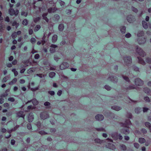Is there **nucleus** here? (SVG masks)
Here are the masks:
<instances>
[{"label": "nucleus", "mask_w": 151, "mask_h": 151, "mask_svg": "<svg viewBox=\"0 0 151 151\" xmlns=\"http://www.w3.org/2000/svg\"><path fill=\"white\" fill-rule=\"evenodd\" d=\"M119 148L122 150L125 151L127 150V147L126 146L123 144H120L119 145Z\"/></svg>", "instance_id": "16"}, {"label": "nucleus", "mask_w": 151, "mask_h": 151, "mask_svg": "<svg viewBox=\"0 0 151 151\" xmlns=\"http://www.w3.org/2000/svg\"><path fill=\"white\" fill-rule=\"evenodd\" d=\"M119 140H121L123 139V137L120 134H118V139Z\"/></svg>", "instance_id": "62"}, {"label": "nucleus", "mask_w": 151, "mask_h": 151, "mask_svg": "<svg viewBox=\"0 0 151 151\" xmlns=\"http://www.w3.org/2000/svg\"><path fill=\"white\" fill-rule=\"evenodd\" d=\"M137 41L138 44L141 45L144 44L146 42V40L145 37L139 38Z\"/></svg>", "instance_id": "8"}, {"label": "nucleus", "mask_w": 151, "mask_h": 151, "mask_svg": "<svg viewBox=\"0 0 151 151\" xmlns=\"http://www.w3.org/2000/svg\"><path fill=\"white\" fill-rule=\"evenodd\" d=\"M4 25L2 23V22H0V32H1L3 29Z\"/></svg>", "instance_id": "47"}, {"label": "nucleus", "mask_w": 151, "mask_h": 151, "mask_svg": "<svg viewBox=\"0 0 151 151\" xmlns=\"http://www.w3.org/2000/svg\"><path fill=\"white\" fill-rule=\"evenodd\" d=\"M27 129L29 130H32V128L31 125L30 124H28L27 125Z\"/></svg>", "instance_id": "52"}, {"label": "nucleus", "mask_w": 151, "mask_h": 151, "mask_svg": "<svg viewBox=\"0 0 151 151\" xmlns=\"http://www.w3.org/2000/svg\"><path fill=\"white\" fill-rule=\"evenodd\" d=\"M96 129V131L99 132H106V130L105 129L102 127H101L99 128H94V129Z\"/></svg>", "instance_id": "31"}, {"label": "nucleus", "mask_w": 151, "mask_h": 151, "mask_svg": "<svg viewBox=\"0 0 151 151\" xmlns=\"http://www.w3.org/2000/svg\"><path fill=\"white\" fill-rule=\"evenodd\" d=\"M141 132L143 134H146L147 132L146 130L144 128L142 129L141 130Z\"/></svg>", "instance_id": "64"}, {"label": "nucleus", "mask_w": 151, "mask_h": 151, "mask_svg": "<svg viewBox=\"0 0 151 151\" xmlns=\"http://www.w3.org/2000/svg\"><path fill=\"white\" fill-rule=\"evenodd\" d=\"M132 10L135 13H137L138 12V9L133 6H132L131 7Z\"/></svg>", "instance_id": "44"}, {"label": "nucleus", "mask_w": 151, "mask_h": 151, "mask_svg": "<svg viewBox=\"0 0 151 151\" xmlns=\"http://www.w3.org/2000/svg\"><path fill=\"white\" fill-rule=\"evenodd\" d=\"M34 119V116L33 113H30L29 114L28 117V121L29 122H32Z\"/></svg>", "instance_id": "13"}, {"label": "nucleus", "mask_w": 151, "mask_h": 151, "mask_svg": "<svg viewBox=\"0 0 151 151\" xmlns=\"http://www.w3.org/2000/svg\"><path fill=\"white\" fill-rule=\"evenodd\" d=\"M69 67V64L66 62H63L60 65V68L63 70L66 69Z\"/></svg>", "instance_id": "6"}, {"label": "nucleus", "mask_w": 151, "mask_h": 151, "mask_svg": "<svg viewBox=\"0 0 151 151\" xmlns=\"http://www.w3.org/2000/svg\"><path fill=\"white\" fill-rule=\"evenodd\" d=\"M125 64L127 66H129L132 62V59L130 56H125L124 58Z\"/></svg>", "instance_id": "3"}, {"label": "nucleus", "mask_w": 151, "mask_h": 151, "mask_svg": "<svg viewBox=\"0 0 151 151\" xmlns=\"http://www.w3.org/2000/svg\"><path fill=\"white\" fill-rule=\"evenodd\" d=\"M17 32H13L12 35V37L13 39L17 37Z\"/></svg>", "instance_id": "42"}, {"label": "nucleus", "mask_w": 151, "mask_h": 151, "mask_svg": "<svg viewBox=\"0 0 151 151\" xmlns=\"http://www.w3.org/2000/svg\"><path fill=\"white\" fill-rule=\"evenodd\" d=\"M47 13H44L42 14V17L43 19L45 20L46 22H48V19L47 17Z\"/></svg>", "instance_id": "23"}, {"label": "nucleus", "mask_w": 151, "mask_h": 151, "mask_svg": "<svg viewBox=\"0 0 151 151\" xmlns=\"http://www.w3.org/2000/svg\"><path fill=\"white\" fill-rule=\"evenodd\" d=\"M12 25L13 26H15L16 28H17L19 26L18 23H17L16 21H14L13 22Z\"/></svg>", "instance_id": "37"}, {"label": "nucleus", "mask_w": 151, "mask_h": 151, "mask_svg": "<svg viewBox=\"0 0 151 151\" xmlns=\"http://www.w3.org/2000/svg\"><path fill=\"white\" fill-rule=\"evenodd\" d=\"M19 127V126L18 125H16L15 127L13 128L12 129V130L13 131H16L18 128Z\"/></svg>", "instance_id": "63"}, {"label": "nucleus", "mask_w": 151, "mask_h": 151, "mask_svg": "<svg viewBox=\"0 0 151 151\" xmlns=\"http://www.w3.org/2000/svg\"><path fill=\"white\" fill-rule=\"evenodd\" d=\"M8 100L12 102L15 101L13 97H9L8 99Z\"/></svg>", "instance_id": "56"}, {"label": "nucleus", "mask_w": 151, "mask_h": 151, "mask_svg": "<svg viewBox=\"0 0 151 151\" xmlns=\"http://www.w3.org/2000/svg\"><path fill=\"white\" fill-rule=\"evenodd\" d=\"M144 91L146 93L148 94L150 92V90L148 88H145L144 89Z\"/></svg>", "instance_id": "46"}, {"label": "nucleus", "mask_w": 151, "mask_h": 151, "mask_svg": "<svg viewBox=\"0 0 151 151\" xmlns=\"http://www.w3.org/2000/svg\"><path fill=\"white\" fill-rule=\"evenodd\" d=\"M60 18V17L59 16L58 14H55L54 16V19L56 21H58Z\"/></svg>", "instance_id": "33"}, {"label": "nucleus", "mask_w": 151, "mask_h": 151, "mask_svg": "<svg viewBox=\"0 0 151 151\" xmlns=\"http://www.w3.org/2000/svg\"><path fill=\"white\" fill-rule=\"evenodd\" d=\"M127 116L129 118L131 119L132 117V116L131 113H127Z\"/></svg>", "instance_id": "54"}, {"label": "nucleus", "mask_w": 151, "mask_h": 151, "mask_svg": "<svg viewBox=\"0 0 151 151\" xmlns=\"http://www.w3.org/2000/svg\"><path fill=\"white\" fill-rule=\"evenodd\" d=\"M135 83L138 86H141L143 84V81L139 78H137L135 80Z\"/></svg>", "instance_id": "7"}, {"label": "nucleus", "mask_w": 151, "mask_h": 151, "mask_svg": "<svg viewBox=\"0 0 151 151\" xmlns=\"http://www.w3.org/2000/svg\"><path fill=\"white\" fill-rule=\"evenodd\" d=\"M57 47V46L55 45L52 44L50 46V51L51 53H53L55 51V48Z\"/></svg>", "instance_id": "11"}, {"label": "nucleus", "mask_w": 151, "mask_h": 151, "mask_svg": "<svg viewBox=\"0 0 151 151\" xmlns=\"http://www.w3.org/2000/svg\"><path fill=\"white\" fill-rule=\"evenodd\" d=\"M104 116L101 114H98L95 116L96 119L98 121H101L104 119Z\"/></svg>", "instance_id": "14"}, {"label": "nucleus", "mask_w": 151, "mask_h": 151, "mask_svg": "<svg viewBox=\"0 0 151 151\" xmlns=\"http://www.w3.org/2000/svg\"><path fill=\"white\" fill-rule=\"evenodd\" d=\"M36 125L38 128V129H39L41 126V123L39 121L37 122L36 124Z\"/></svg>", "instance_id": "49"}, {"label": "nucleus", "mask_w": 151, "mask_h": 151, "mask_svg": "<svg viewBox=\"0 0 151 151\" xmlns=\"http://www.w3.org/2000/svg\"><path fill=\"white\" fill-rule=\"evenodd\" d=\"M127 19L128 22L131 23L134 21L135 20V18L134 16L130 15L127 17Z\"/></svg>", "instance_id": "9"}, {"label": "nucleus", "mask_w": 151, "mask_h": 151, "mask_svg": "<svg viewBox=\"0 0 151 151\" xmlns=\"http://www.w3.org/2000/svg\"><path fill=\"white\" fill-rule=\"evenodd\" d=\"M41 19V18L40 17H37L35 18H34L33 19V20L34 22L35 23H37V22L39 21Z\"/></svg>", "instance_id": "40"}, {"label": "nucleus", "mask_w": 151, "mask_h": 151, "mask_svg": "<svg viewBox=\"0 0 151 151\" xmlns=\"http://www.w3.org/2000/svg\"><path fill=\"white\" fill-rule=\"evenodd\" d=\"M118 134L117 132H114L112 133L111 134L112 137L115 140L118 139Z\"/></svg>", "instance_id": "18"}, {"label": "nucleus", "mask_w": 151, "mask_h": 151, "mask_svg": "<svg viewBox=\"0 0 151 151\" xmlns=\"http://www.w3.org/2000/svg\"><path fill=\"white\" fill-rule=\"evenodd\" d=\"M145 126L150 129L151 128V124L148 122H146L145 123Z\"/></svg>", "instance_id": "34"}, {"label": "nucleus", "mask_w": 151, "mask_h": 151, "mask_svg": "<svg viewBox=\"0 0 151 151\" xmlns=\"http://www.w3.org/2000/svg\"><path fill=\"white\" fill-rule=\"evenodd\" d=\"M36 76L39 77L40 78H42L45 77L46 75H45L43 74H37L36 75Z\"/></svg>", "instance_id": "41"}, {"label": "nucleus", "mask_w": 151, "mask_h": 151, "mask_svg": "<svg viewBox=\"0 0 151 151\" xmlns=\"http://www.w3.org/2000/svg\"><path fill=\"white\" fill-rule=\"evenodd\" d=\"M17 116L19 117H22L23 119H24L25 115L24 114V112L23 111H19L17 113Z\"/></svg>", "instance_id": "15"}, {"label": "nucleus", "mask_w": 151, "mask_h": 151, "mask_svg": "<svg viewBox=\"0 0 151 151\" xmlns=\"http://www.w3.org/2000/svg\"><path fill=\"white\" fill-rule=\"evenodd\" d=\"M58 2L62 6H64L65 4V2L61 0H59Z\"/></svg>", "instance_id": "48"}, {"label": "nucleus", "mask_w": 151, "mask_h": 151, "mask_svg": "<svg viewBox=\"0 0 151 151\" xmlns=\"http://www.w3.org/2000/svg\"><path fill=\"white\" fill-rule=\"evenodd\" d=\"M64 26L63 24H60L58 26V29L60 31H62L64 29Z\"/></svg>", "instance_id": "21"}, {"label": "nucleus", "mask_w": 151, "mask_h": 151, "mask_svg": "<svg viewBox=\"0 0 151 151\" xmlns=\"http://www.w3.org/2000/svg\"><path fill=\"white\" fill-rule=\"evenodd\" d=\"M145 139L143 138H140L139 139V142L141 144L145 143Z\"/></svg>", "instance_id": "32"}, {"label": "nucleus", "mask_w": 151, "mask_h": 151, "mask_svg": "<svg viewBox=\"0 0 151 151\" xmlns=\"http://www.w3.org/2000/svg\"><path fill=\"white\" fill-rule=\"evenodd\" d=\"M21 15L22 16L27 17L28 15V13L27 12H26L24 11H22L21 13Z\"/></svg>", "instance_id": "51"}, {"label": "nucleus", "mask_w": 151, "mask_h": 151, "mask_svg": "<svg viewBox=\"0 0 151 151\" xmlns=\"http://www.w3.org/2000/svg\"><path fill=\"white\" fill-rule=\"evenodd\" d=\"M136 52L139 55L142 57H144L146 55V53L140 47L138 46H137L136 47Z\"/></svg>", "instance_id": "2"}, {"label": "nucleus", "mask_w": 151, "mask_h": 151, "mask_svg": "<svg viewBox=\"0 0 151 151\" xmlns=\"http://www.w3.org/2000/svg\"><path fill=\"white\" fill-rule=\"evenodd\" d=\"M132 124L129 119H126L125 123H121V126L123 127V128L121 130V133L125 134H129V125Z\"/></svg>", "instance_id": "1"}, {"label": "nucleus", "mask_w": 151, "mask_h": 151, "mask_svg": "<svg viewBox=\"0 0 151 151\" xmlns=\"http://www.w3.org/2000/svg\"><path fill=\"white\" fill-rule=\"evenodd\" d=\"M9 13L11 16L15 15L17 16L19 13V11L18 9L15 10L14 9L10 8L9 10Z\"/></svg>", "instance_id": "4"}, {"label": "nucleus", "mask_w": 151, "mask_h": 151, "mask_svg": "<svg viewBox=\"0 0 151 151\" xmlns=\"http://www.w3.org/2000/svg\"><path fill=\"white\" fill-rule=\"evenodd\" d=\"M4 20L6 22H10V19L9 17H6L4 18Z\"/></svg>", "instance_id": "61"}, {"label": "nucleus", "mask_w": 151, "mask_h": 151, "mask_svg": "<svg viewBox=\"0 0 151 151\" xmlns=\"http://www.w3.org/2000/svg\"><path fill=\"white\" fill-rule=\"evenodd\" d=\"M132 68L134 70V71H135L136 72H140L139 68H138V67H137V66H135V65H133L132 66Z\"/></svg>", "instance_id": "29"}, {"label": "nucleus", "mask_w": 151, "mask_h": 151, "mask_svg": "<svg viewBox=\"0 0 151 151\" xmlns=\"http://www.w3.org/2000/svg\"><path fill=\"white\" fill-rule=\"evenodd\" d=\"M9 77L8 76H6L4 77L3 80V81L4 82H6L8 79Z\"/></svg>", "instance_id": "59"}, {"label": "nucleus", "mask_w": 151, "mask_h": 151, "mask_svg": "<svg viewBox=\"0 0 151 151\" xmlns=\"http://www.w3.org/2000/svg\"><path fill=\"white\" fill-rule=\"evenodd\" d=\"M105 88L108 91L110 90L111 89V88L109 86L107 85H106L105 86Z\"/></svg>", "instance_id": "55"}, {"label": "nucleus", "mask_w": 151, "mask_h": 151, "mask_svg": "<svg viewBox=\"0 0 151 151\" xmlns=\"http://www.w3.org/2000/svg\"><path fill=\"white\" fill-rule=\"evenodd\" d=\"M108 80L111 81L114 83H116L118 81V78L116 76H110L108 78Z\"/></svg>", "instance_id": "10"}, {"label": "nucleus", "mask_w": 151, "mask_h": 151, "mask_svg": "<svg viewBox=\"0 0 151 151\" xmlns=\"http://www.w3.org/2000/svg\"><path fill=\"white\" fill-rule=\"evenodd\" d=\"M137 58L138 60L139 63L143 65H144L145 64V61L143 60L142 58L140 57H138Z\"/></svg>", "instance_id": "17"}, {"label": "nucleus", "mask_w": 151, "mask_h": 151, "mask_svg": "<svg viewBox=\"0 0 151 151\" xmlns=\"http://www.w3.org/2000/svg\"><path fill=\"white\" fill-rule=\"evenodd\" d=\"M141 111L142 109L140 107H137L135 109V112L137 114L139 113Z\"/></svg>", "instance_id": "24"}, {"label": "nucleus", "mask_w": 151, "mask_h": 151, "mask_svg": "<svg viewBox=\"0 0 151 151\" xmlns=\"http://www.w3.org/2000/svg\"><path fill=\"white\" fill-rule=\"evenodd\" d=\"M144 100L147 102H150V100L149 97L148 96H146L144 97Z\"/></svg>", "instance_id": "43"}, {"label": "nucleus", "mask_w": 151, "mask_h": 151, "mask_svg": "<svg viewBox=\"0 0 151 151\" xmlns=\"http://www.w3.org/2000/svg\"><path fill=\"white\" fill-rule=\"evenodd\" d=\"M32 102L34 105H36L38 104V102L36 99L34 98L32 100Z\"/></svg>", "instance_id": "30"}, {"label": "nucleus", "mask_w": 151, "mask_h": 151, "mask_svg": "<svg viewBox=\"0 0 151 151\" xmlns=\"http://www.w3.org/2000/svg\"><path fill=\"white\" fill-rule=\"evenodd\" d=\"M42 43V45H43L45 43V41L44 40H42V41H39L37 42V44L38 45H40Z\"/></svg>", "instance_id": "57"}, {"label": "nucleus", "mask_w": 151, "mask_h": 151, "mask_svg": "<svg viewBox=\"0 0 151 151\" xmlns=\"http://www.w3.org/2000/svg\"><path fill=\"white\" fill-rule=\"evenodd\" d=\"M55 73L54 72H51L49 73V76L51 78H53L55 76Z\"/></svg>", "instance_id": "36"}, {"label": "nucleus", "mask_w": 151, "mask_h": 151, "mask_svg": "<svg viewBox=\"0 0 151 151\" xmlns=\"http://www.w3.org/2000/svg\"><path fill=\"white\" fill-rule=\"evenodd\" d=\"M126 27L124 26L122 27H120V31L121 32L123 33H125L126 32Z\"/></svg>", "instance_id": "28"}, {"label": "nucleus", "mask_w": 151, "mask_h": 151, "mask_svg": "<svg viewBox=\"0 0 151 151\" xmlns=\"http://www.w3.org/2000/svg\"><path fill=\"white\" fill-rule=\"evenodd\" d=\"M94 141L95 142L101 144L103 143L104 142L103 140H101L100 139L96 138L95 139Z\"/></svg>", "instance_id": "26"}, {"label": "nucleus", "mask_w": 151, "mask_h": 151, "mask_svg": "<svg viewBox=\"0 0 151 151\" xmlns=\"http://www.w3.org/2000/svg\"><path fill=\"white\" fill-rule=\"evenodd\" d=\"M146 61L147 63L149 64L151 63V58H150L149 57L146 58Z\"/></svg>", "instance_id": "45"}, {"label": "nucleus", "mask_w": 151, "mask_h": 151, "mask_svg": "<svg viewBox=\"0 0 151 151\" xmlns=\"http://www.w3.org/2000/svg\"><path fill=\"white\" fill-rule=\"evenodd\" d=\"M48 12L49 13L53 12H54V10L52 8H51L48 9Z\"/></svg>", "instance_id": "60"}, {"label": "nucleus", "mask_w": 151, "mask_h": 151, "mask_svg": "<svg viewBox=\"0 0 151 151\" xmlns=\"http://www.w3.org/2000/svg\"><path fill=\"white\" fill-rule=\"evenodd\" d=\"M39 132L41 135H45L47 134V133L42 130L39 131Z\"/></svg>", "instance_id": "53"}, {"label": "nucleus", "mask_w": 151, "mask_h": 151, "mask_svg": "<svg viewBox=\"0 0 151 151\" xmlns=\"http://www.w3.org/2000/svg\"><path fill=\"white\" fill-rule=\"evenodd\" d=\"M41 28V26L39 25H37L35 27L34 31L35 32L37 31Z\"/></svg>", "instance_id": "38"}, {"label": "nucleus", "mask_w": 151, "mask_h": 151, "mask_svg": "<svg viewBox=\"0 0 151 151\" xmlns=\"http://www.w3.org/2000/svg\"><path fill=\"white\" fill-rule=\"evenodd\" d=\"M122 77L126 81H127L128 82H129L130 80L128 77H127V76H124L122 74Z\"/></svg>", "instance_id": "35"}, {"label": "nucleus", "mask_w": 151, "mask_h": 151, "mask_svg": "<svg viewBox=\"0 0 151 151\" xmlns=\"http://www.w3.org/2000/svg\"><path fill=\"white\" fill-rule=\"evenodd\" d=\"M57 36L56 35H55L53 36L52 39V41L53 43H55L56 41L57 40Z\"/></svg>", "instance_id": "25"}, {"label": "nucleus", "mask_w": 151, "mask_h": 151, "mask_svg": "<svg viewBox=\"0 0 151 151\" xmlns=\"http://www.w3.org/2000/svg\"><path fill=\"white\" fill-rule=\"evenodd\" d=\"M40 117L42 119H45L49 117L48 113L46 111L42 112L40 113Z\"/></svg>", "instance_id": "5"}, {"label": "nucleus", "mask_w": 151, "mask_h": 151, "mask_svg": "<svg viewBox=\"0 0 151 151\" xmlns=\"http://www.w3.org/2000/svg\"><path fill=\"white\" fill-rule=\"evenodd\" d=\"M134 146L137 149H138L139 147V145L137 143H134Z\"/></svg>", "instance_id": "58"}, {"label": "nucleus", "mask_w": 151, "mask_h": 151, "mask_svg": "<svg viewBox=\"0 0 151 151\" xmlns=\"http://www.w3.org/2000/svg\"><path fill=\"white\" fill-rule=\"evenodd\" d=\"M17 81V79L16 78H14L9 83V85H12L14 84Z\"/></svg>", "instance_id": "27"}, {"label": "nucleus", "mask_w": 151, "mask_h": 151, "mask_svg": "<svg viewBox=\"0 0 151 151\" xmlns=\"http://www.w3.org/2000/svg\"><path fill=\"white\" fill-rule=\"evenodd\" d=\"M111 109L116 111H119L122 109V107L117 106H113L111 107Z\"/></svg>", "instance_id": "12"}, {"label": "nucleus", "mask_w": 151, "mask_h": 151, "mask_svg": "<svg viewBox=\"0 0 151 151\" xmlns=\"http://www.w3.org/2000/svg\"><path fill=\"white\" fill-rule=\"evenodd\" d=\"M144 32L142 30H139L138 31L137 34V36L138 37H142L144 35Z\"/></svg>", "instance_id": "22"}, {"label": "nucleus", "mask_w": 151, "mask_h": 151, "mask_svg": "<svg viewBox=\"0 0 151 151\" xmlns=\"http://www.w3.org/2000/svg\"><path fill=\"white\" fill-rule=\"evenodd\" d=\"M125 88L126 90H130L135 89V87L134 85H129L128 87H126Z\"/></svg>", "instance_id": "20"}, {"label": "nucleus", "mask_w": 151, "mask_h": 151, "mask_svg": "<svg viewBox=\"0 0 151 151\" xmlns=\"http://www.w3.org/2000/svg\"><path fill=\"white\" fill-rule=\"evenodd\" d=\"M142 25L143 28L145 29H147L148 27L147 23L145 21H142Z\"/></svg>", "instance_id": "19"}, {"label": "nucleus", "mask_w": 151, "mask_h": 151, "mask_svg": "<svg viewBox=\"0 0 151 151\" xmlns=\"http://www.w3.org/2000/svg\"><path fill=\"white\" fill-rule=\"evenodd\" d=\"M28 21V20L26 19H24L22 22V24L24 25H27Z\"/></svg>", "instance_id": "39"}, {"label": "nucleus", "mask_w": 151, "mask_h": 151, "mask_svg": "<svg viewBox=\"0 0 151 151\" xmlns=\"http://www.w3.org/2000/svg\"><path fill=\"white\" fill-rule=\"evenodd\" d=\"M36 41V39L34 38H32L30 40V42L32 44H35Z\"/></svg>", "instance_id": "50"}]
</instances>
